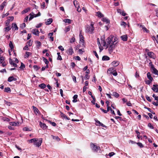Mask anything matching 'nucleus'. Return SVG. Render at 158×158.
Segmentation results:
<instances>
[{"instance_id": "1", "label": "nucleus", "mask_w": 158, "mask_h": 158, "mask_svg": "<svg viewBox=\"0 0 158 158\" xmlns=\"http://www.w3.org/2000/svg\"><path fill=\"white\" fill-rule=\"evenodd\" d=\"M118 40V38L114 36L113 35H111L106 39V44H114L116 45L117 43V42H116Z\"/></svg>"}, {"instance_id": "2", "label": "nucleus", "mask_w": 158, "mask_h": 158, "mask_svg": "<svg viewBox=\"0 0 158 158\" xmlns=\"http://www.w3.org/2000/svg\"><path fill=\"white\" fill-rule=\"evenodd\" d=\"M30 143H34V144L36 147H39L42 142V139L33 138L28 140Z\"/></svg>"}, {"instance_id": "3", "label": "nucleus", "mask_w": 158, "mask_h": 158, "mask_svg": "<svg viewBox=\"0 0 158 158\" xmlns=\"http://www.w3.org/2000/svg\"><path fill=\"white\" fill-rule=\"evenodd\" d=\"M103 43V46H106L108 49V51L110 54L113 52V51L116 47V45L114 44H107L106 42L104 40L102 41Z\"/></svg>"}, {"instance_id": "4", "label": "nucleus", "mask_w": 158, "mask_h": 158, "mask_svg": "<svg viewBox=\"0 0 158 158\" xmlns=\"http://www.w3.org/2000/svg\"><path fill=\"white\" fill-rule=\"evenodd\" d=\"M94 23L91 22L90 25H87L85 27V31L89 34L92 33L94 29Z\"/></svg>"}, {"instance_id": "5", "label": "nucleus", "mask_w": 158, "mask_h": 158, "mask_svg": "<svg viewBox=\"0 0 158 158\" xmlns=\"http://www.w3.org/2000/svg\"><path fill=\"white\" fill-rule=\"evenodd\" d=\"M90 146L91 148L93 151L97 152L100 150V147L96 145L95 144L91 143Z\"/></svg>"}, {"instance_id": "6", "label": "nucleus", "mask_w": 158, "mask_h": 158, "mask_svg": "<svg viewBox=\"0 0 158 158\" xmlns=\"http://www.w3.org/2000/svg\"><path fill=\"white\" fill-rule=\"evenodd\" d=\"M66 52L68 55H72L74 52L72 47H70L69 49L67 50Z\"/></svg>"}, {"instance_id": "7", "label": "nucleus", "mask_w": 158, "mask_h": 158, "mask_svg": "<svg viewBox=\"0 0 158 158\" xmlns=\"http://www.w3.org/2000/svg\"><path fill=\"white\" fill-rule=\"evenodd\" d=\"M152 89L153 91L156 93L158 92V85L154 84L153 85V87L152 88Z\"/></svg>"}, {"instance_id": "8", "label": "nucleus", "mask_w": 158, "mask_h": 158, "mask_svg": "<svg viewBox=\"0 0 158 158\" xmlns=\"http://www.w3.org/2000/svg\"><path fill=\"white\" fill-rule=\"evenodd\" d=\"M32 33L35 35H38L39 33V31L37 29H34L32 30Z\"/></svg>"}, {"instance_id": "9", "label": "nucleus", "mask_w": 158, "mask_h": 158, "mask_svg": "<svg viewBox=\"0 0 158 158\" xmlns=\"http://www.w3.org/2000/svg\"><path fill=\"white\" fill-rule=\"evenodd\" d=\"M147 54L148 56L151 58L155 59V58L154 54V53L152 52H148Z\"/></svg>"}, {"instance_id": "10", "label": "nucleus", "mask_w": 158, "mask_h": 158, "mask_svg": "<svg viewBox=\"0 0 158 158\" xmlns=\"http://www.w3.org/2000/svg\"><path fill=\"white\" fill-rule=\"evenodd\" d=\"M151 70L154 74L158 76V71L154 67L151 68Z\"/></svg>"}, {"instance_id": "11", "label": "nucleus", "mask_w": 158, "mask_h": 158, "mask_svg": "<svg viewBox=\"0 0 158 158\" xmlns=\"http://www.w3.org/2000/svg\"><path fill=\"white\" fill-rule=\"evenodd\" d=\"M6 1H4L0 6V10H2L4 6H6Z\"/></svg>"}, {"instance_id": "12", "label": "nucleus", "mask_w": 158, "mask_h": 158, "mask_svg": "<svg viewBox=\"0 0 158 158\" xmlns=\"http://www.w3.org/2000/svg\"><path fill=\"white\" fill-rule=\"evenodd\" d=\"M40 127L44 129H46L48 127L44 123H43L41 122H40Z\"/></svg>"}, {"instance_id": "13", "label": "nucleus", "mask_w": 158, "mask_h": 158, "mask_svg": "<svg viewBox=\"0 0 158 158\" xmlns=\"http://www.w3.org/2000/svg\"><path fill=\"white\" fill-rule=\"evenodd\" d=\"M9 124L10 125L14 126H19V122H10L9 123Z\"/></svg>"}, {"instance_id": "14", "label": "nucleus", "mask_w": 158, "mask_h": 158, "mask_svg": "<svg viewBox=\"0 0 158 158\" xmlns=\"http://www.w3.org/2000/svg\"><path fill=\"white\" fill-rule=\"evenodd\" d=\"M119 62L118 61H114L111 63V65L114 67H116L119 64Z\"/></svg>"}, {"instance_id": "15", "label": "nucleus", "mask_w": 158, "mask_h": 158, "mask_svg": "<svg viewBox=\"0 0 158 158\" xmlns=\"http://www.w3.org/2000/svg\"><path fill=\"white\" fill-rule=\"evenodd\" d=\"M17 80L16 78H14L13 76H10L8 79V81L9 82H11L13 81H16Z\"/></svg>"}, {"instance_id": "16", "label": "nucleus", "mask_w": 158, "mask_h": 158, "mask_svg": "<svg viewBox=\"0 0 158 158\" xmlns=\"http://www.w3.org/2000/svg\"><path fill=\"white\" fill-rule=\"evenodd\" d=\"M80 41L84 43V38L83 36L82 35L81 31L79 34Z\"/></svg>"}, {"instance_id": "17", "label": "nucleus", "mask_w": 158, "mask_h": 158, "mask_svg": "<svg viewBox=\"0 0 158 158\" xmlns=\"http://www.w3.org/2000/svg\"><path fill=\"white\" fill-rule=\"evenodd\" d=\"M31 54L32 53L27 51L25 52V54L24 56V58H28L30 55H31Z\"/></svg>"}, {"instance_id": "18", "label": "nucleus", "mask_w": 158, "mask_h": 158, "mask_svg": "<svg viewBox=\"0 0 158 158\" xmlns=\"http://www.w3.org/2000/svg\"><path fill=\"white\" fill-rule=\"evenodd\" d=\"M122 40L123 41H126L127 40V35H122L121 37Z\"/></svg>"}, {"instance_id": "19", "label": "nucleus", "mask_w": 158, "mask_h": 158, "mask_svg": "<svg viewBox=\"0 0 158 158\" xmlns=\"http://www.w3.org/2000/svg\"><path fill=\"white\" fill-rule=\"evenodd\" d=\"M33 108L34 110V111L35 113L37 114H39L40 113L38 109L35 106H33Z\"/></svg>"}, {"instance_id": "20", "label": "nucleus", "mask_w": 158, "mask_h": 158, "mask_svg": "<svg viewBox=\"0 0 158 158\" xmlns=\"http://www.w3.org/2000/svg\"><path fill=\"white\" fill-rule=\"evenodd\" d=\"M35 14H34L33 12H31V13L30 14H29V15L30 16V17L29 18V21H31V20L34 17H35Z\"/></svg>"}, {"instance_id": "21", "label": "nucleus", "mask_w": 158, "mask_h": 158, "mask_svg": "<svg viewBox=\"0 0 158 158\" xmlns=\"http://www.w3.org/2000/svg\"><path fill=\"white\" fill-rule=\"evenodd\" d=\"M140 27H141L143 30H144V31H145L146 33H148L149 32V31L145 27L142 25H140Z\"/></svg>"}, {"instance_id": "22", "label": "nucleus", "mask_w": 158, "mask_h": 158, "mask_svg": "<svg viewBox=\"0 0 158 158\" xmlns=\"http://www.w3.org/2000/svg\"><path fill=\"white\" fill-rule=\"evenodd\" d=\"M53 21L52 19L50 18L47 19V21L45 22V23L47 25H49Z\"/></svg>"}, {"instance_id": "23", "label": "nucleus", "mask_w": 158, "mask_h": 158, "mask_svg": "<svg viewBox=\"0 0 158 158\" xmlns=\"http://www.w3.org/2000/svg\"><path fill=\"white\" fill-rule=\"evenodd\" d=\"M9 62H10V64L11 65H12L13 66L15 67H16V68H17L18 67V65L16 64L15 63H14L12 60L10 59V61H9Z\"/></svg>"}, {"instance_id": "24", "label": "nucleus", "mask_w": 158, "mask_h": 158, "mask_svg": "<svg viewBox=\"0 0 158 158\" xmlns=\"http://www.w3.org/2000/svg\"><path fill=\"white\" fill-rule=\"evenodd\" d=\"M12 27H13V29H14L15 30H18V28L15 23H13L12 24Z\"/></svg>"}, {"instance_id": "25", "label": "nucleus", "mask_w": 158, "mask_h": 158, "mask_svg": "<svg viewBox=\"0 0 158 158\" xmlns=\"http://www.w3.org/2000/svg\"><path fill=\"white\" fill-rule=\"evenodd\" d=\"M78 96L77 94H75L74 95L73 97V102H77V98Z\"/></svg>"}, {"instance_id": "26", "label": "nucleus", "mask_w": 158, "mask_h": 158, "mask_svg": "<svg viewBox=\"0 0 158 158\" xmlns=\"http://www.w3.org/2000/svg\"><path fill=\"white\" fill-rule=\"evenodd\" d=\"M102 20L103 22L106 23L107 24L109 23H110L109 20L106 18H102Z\"/></svg>"}, {"instance_id": "27", "label": "nucleus", "mask_w": 158, "mask_h": 158, "mask_svg": "<svg viewBox=\"0 0 158 158\" xmlns=\"http://www.w3.org/2000/svg\"><path fill=\"white\" fill-rule=\"evenodd\" d=\"M148 78L151 81H152L153 80L152 77L151 76L150 73L148 72L147 74Z\"/></svg>"}, {"instance_id": "28", "label": "nucleus", "mask_w": 158, "mask_h": 158, "mask_svg": "<svg viewBox=\"0 0 158 158\" xmlns=\"http://www.w3.org/2000/svg\"><path fill=\"white\" fill-rule=\"evenodd\" d=\"M51 136L55 140L57 141H59L60 140V139L58 136H54L53 135H52Z\"/></svg>"}, {"instance_id": "29", "label": "nucleus", "mask_w": 158, "mask_h": 158, "mask_svg": "<svg viewBox=\"0 0 158 158\" xmlns=\"http://www.w3.org/2000/svg\"><path fill=\"white\" fill-rule=\"evenodd\" d=\"M110 59V58L106 56H103L102 57V60H108Z\"/></svg>"}, {"instance_id": "30", "label": "nucleus", "mask_w": 158, "mask_h": 158, "mask_svg": "<svg viewBox=\"0 0 158 158\" xmlns=\"http://www.w3.org/2000/svg\"><path fill=\"white\" fill-rule=\"evenodd\" d=\"M63 21L66 23H68L70 24L71 23L72 20L69 19H65L63 20Z\"/></svg>"}, {"instance_id": "31", "label": "nucleus", "mask_w": 158, "mask_h": 158, "mask_svg": "<svg viewBox=\"0 0 158 158\" xmlns=\"http://www.w3.org/2000/svg\"><path fill=\"white\" fill-rule=\"evenodd\" d=\"M46 85L44 83H42L39 85V87L41 89H44L45 88Z\"/></svg>"}, {"instance_id": "32", "label": "nucleus", "mask_w": 158, "mask_h": 158, "mask_svg": "<svg viewBox=\"0 0 158 158\" xmlns=\"http://www.w3.org/2000/svg\"><path fill=\"white\" fill-rule=\"evenodd\" d=\"M9 46L10 48L11 51H12L13 49L14 48V46L12 43L10 41L9 44Z\"/></svg>"}, {"instance_id": "33", "label": "nucleus", "mask_w": 158, "mask_h": 158, "mask_svg": "<svg viewBox=\"0 0 158 158\" xmlns=\"http://www.w3.org/2000/svg\"><path fill=\"white\" fill-rule=\"evenodd\" d=\"M112 95L116 98H118L119 96V94H118L115 92H113Z\"/></svg>"}, {"instance_id": "34", "label": "nucleus", "mask_w": 158, "mask_h": 158, "mask_svg": "<svg viewBox=\"0 0 158 158\" xmlns=\"http://www.w3.org/2000/svg\"><path fill=\"white\" fill-rule=\"evenodd\" d=\"M96 15L99 17H103V15L99 11L96 13Z\"/></svg>"}, {"instance_id": "35", "label": "nucleus", "mask_w": 158, "mask_h": 158, "mask_svg": "<svg viewBox=\"0 0 158 158\" xmlns=\"http://www.w3.org/2000/svg\"><path fill=\"white\" fill-rule=\"evenodd\" d=\"M30 9L29 8H27L25 9L22 11V14H24L27 13L30 10Z\"/></svg>"}, {"instance_id": "36", "label": "nucleus", "mask_w": 158, "mask_h": 158, "mask_svg": "<svg viewBox=\"0 0 158 158\" xmlns=\"http://www.w3.org/2000/svg\"><path fill=\"white\" fill-rule=\"evenodd\" d=\"M120 25L121 26H123L124 27H125L127 26V23L126 22L123 21L121 22Z\"/></svg>"}, {"instance_id": "37", "label": "nucleus", "mask_w": 158, "mask_h": 158, "mask_svg": "<svg viewBox=\"0 0 158 158\" xmlns=\"http://www.w3.org/2000/svg\"><path fill=\"white\" fill-rule=\"evenodd\" d=\"M70 29V26H69L67 27H66L65 28L64 31L66 33L69 31Z\"/></svg>"}, {"instance_id": "38", "label": "nucleus", "mask_w": 158, "mask_h": 158, "mask_svg": "<svg viewBox=\"0 0 158 158\" xmlns=\"http://www.w3.org/2000/svg\"><path fill=\"white\" fill-rule=\"evenodd\" d=\"M2 120L3 121L9 122L10 121V119L6 117H3L2 118Z\"/></svg>"}, {"instance_id": "39", "label": "nucleus", "mask_w": 158, "mask_h": 158, "mask_svg": "<svg viewBox=\"0 0 158 158\" xmlns=\"http://www.w3.org/2000/svg\"><path fill=\"white\" fill-rule=\"evenodd\" d=\"M73 4L76 7H77L78 6H79L77 1L76 0H74L73 1Z\"/></svg>"}, {"instance_id": "40", "label": "nucleus", "mask_w": 158, "mask_h": 158, "mask_svg": "<svg viewBox=\"0 0 158 158\" xmlns=\"http://www.w3.org/2000/svg\"><path fill=\"white\" fill-rule=\"evenodd\" d=\"M37 44H36V46L37 47L39 48V47L41 46V44L40 42L39 41H37L36 42Z\"/></svg>"}, {"instance_id": "41", "label": "nucleus", "mask_w": 158, "mask_h": 158, "mask_svg": "<svg viewBox=\"0 0 158 158\" xmlns=\"http://www.w3.org/2000/svg\"><path fill=\"white\" fill-rule=\"evenodd\" d=\"M4 91L6 92H9L10 91V89L9 87L5 88L4 89Z\"/></svg>"}, {"instance_id": "42", "label": "nucleus", "mask_w": 158, "mask_h": 158, "mask_svg": "<svg viewBox=\"0 0 158 158\" xmlns=\"http://www.w3.org/2000/svg\"><path fill=\"white\" fill-rule=\"evenodd\" d=\"M10 29L11 28L10 27H9L7 26V27L4 28V31L5 32H8L9 31Z\"/></svg>"}, {"instance_id": "43", "label": "nucleus", "mask_w": 158, "mask_h": 158, "mask_svg": "<svg viewBox=\"0 0 158 158\" xmlns=\"http://www.w3.org/2000/svg\"><path fill=\"white\" fill-rule=\"evenodd\" d=\"M4 102L8 106H10L12 104L10 102H7L6 101V100H4Z\"/></svg>"}, {"instance_id": "44", "label": "nucleus", "mask_w": 158, "mask_h": 158, "mask_svg": "<svg viewBox=\"0 0 158 158\" xmlns=\"http://www.w3.org/2000/svg\"><path fill=\"white\" fill-rule=\"evenodd\" d=\"M10 19H8L6 22V26H8L10 22Z\"/></svg>"}, {"instance_id": "45", "label": "nucleus", "mask_w": 158, "mask_h": 158, "mask_svg": "<svg viewBox=\"0 0 158 158\" xmlns=\"http://www.w3.org/2000/svg\"><path fill=\"white\" fill-rule=\"evenodd\" d=\"M26 27V24L24 23L22 24H21L20 26V27L22 28V29H23Z\"/></svg>"}, {"instance_id": "46", "label": "nucleus", "mask_w": 158, "mask_h": 158, "mask_svg": "<svg viewBox=\"0 0 158 158\" xmlns=\"http://www.w3.org/2000/svg\"><path fill=\"white\" fill-rule=\"evenodd\" d=\"M136 144L138 145L139 146L140 148H142L143 147V144L139 142L137 143Z\"/></svg>"}, {"instance_id": "47", "label": "nucleus", "mask_w": 158, "mask_h": 158, "mask_svg": "<svg viewBox=\"0 0 158 158\" xmlns=\"http://www.w3.org/2000/svg\"><path fill=\"white\" fill-rule=\"evenodd\" d=\"M4 60V58L3 56L0 57V63H2Z\"/></svg>"}, {"instance_id": "48", "label": "nucleus", "mask_w": 158, "mask_h": 158, "mask_svg": "<svg viewBox=\"0 0 158 158\" xmlns=\"http://www.w3.org/2000/svg\"><path fill=\"white\" fill-rule=\"evenodd\" d=\"M148 127H149L150 128L152 129H153L154 128V127H153L152 125V124L149 123H148Z\"/></svg>"}, {"instance_id": "49", "label": "nucleus", "mask_w": 158, "mask_h": 158, "mask_svg": "<svg viewBox=\"0 0 158 158\" xmlns=\"http://www.w3.org/2000/svg\"><path fill=\"white\" fill-rule=\"evenodd\" d=\"M43 61H44V62L46 64H48L49 63V62L48 61V60H47V59H46V58H44Z\"/></svg>"}, {"instance_id": "50", "label": "nucleus", "mask_w": 158, "mask_h": 158, "mask_svg": "<svg viewBox=\"0 0 158 158\" xmlns=\"http://www.w3.org/2000/svg\"><path fill=\"white\" fill-rule=\"evenodd\" d=\"M62 117L67 120H69L70 119L65 114H63L62 115Z\"/></svg>"}, {"instance_id": "51", "label": "nucleus", "mask_w": 158, "mask_h": 158, "mask_svg": "<svg viewBox=\"0 0 158 158\" xmlns=\"http://www.w3.org/2000/svg\"><path fill=\"white\" fill-rule=\"evenodd\" d=\"M153 97L154 98L155 100L158 101V97L156 96L155 94H153L152 95Z\"/></svg>"}, {"instance_id": "52", "label": "nucleus", "mask_w": 158, "mask_h": 158, "mask_svg": "<svg viewBox=\"0 0 158 158\" xmlns=\"http://www.w3.org/2000/svg\"><path fill=\"white\" fill-rule=\"evenodd\" d=\"M145 97L147 100L149 102H151L152 101L151 99L150 98V97H149L148 96L146 95Z\"/></svg>"}, {"instance_id": "53", "label": "nucleus", "mask_w": 158, "mask_h": 158, "mask_svg": "<svg viewBox=\"0 0 158 158\" xmlns=\"http://www.w3.org/2000/svg\"><path fill=\"white\" fill-rule=\"evenodd\" d=\"M32 41H31V40H29L28 42H27V44L29 46H31L32 44Z\"/></svg>"}, {"instance_id": "54", "label": "nucleus", "mask_w": 158, "mask_h": 158, "mask_svg": "<svg viewBox=\"0 0 158 158\" xmlns=\"http://www.w3.org/2000/svg\"><path fill=\"white\" fill-rule=\"evenodd\" d=\"M89 76L88 74H86L84 77V78L85 80H87L89 79Z\"/></svg>"}, {"instance_id": "55", "label": "nucleus", "mask_w": 158, "mask_h": 158, "mask_svg": "<svg viewBox=\"0 0 158 158\" xmlns=\"http://www.w3.org/2000/svg\"><path fill=\"white\" fill-rule=\"evenodd\" d=\"M9 15V13H7L5 14H4L2 15V18H4L5 16H6L8 15Z\"/></svg>"}, {"instance_id": "56", "label": "nucleus", "mask_w": 158, "mask_h": 158, "mask_svg": "<svg viewBox=\"0 0 158 158\" xmlns=\"http://www.w3.org/2000/svg\"><path fill=\"white\" fill-rule=\"evenodd\" d=\"M58 48L59 49L61 50L62 51H64V48L62 46H60L58 47Z\"/></svg>"}, {"instance_id": "57", "label": "nucleus", "mask_w": 158, "mask_h": 158, "mask_svg": "<svg viewBox=\"0 0 158 158\" xmlns=\"http://www.w3.org/2000/svg\"><path fill=\"white\" fill-rule=\"evenodd\" d=\"M23 49L24 50H29V48H28V46L27 45H26L24 48H23Z\"/></svg>"}, {"instance_id": "58", "label": "nucleus", "mask_w": 158, "mask_h": 158, "mask_svg": "<svg viewBox=\"0 0 158 158\" xmlns=\"http://www.w3.org/2000/svg\"><path fill=\"white\" fill-rule=\"evenodd\" d=\"M33 67L34 69L36 70H37L39 69L38 66L37 65H35L33 66Z\"/></svg>"}, {"instance_id": "59", "label": "nucleus", "mask_w": 158, "mask_h": 158, "mask_svg": "<svg viewBox=\"0 0 158 158\" xmlns=\"http://www.w3.org/2000/svg\"><path fill=\"white\" fill-rule=\"evenodd\" d=\"M41 7L42 8L44 9L45 7V3L44 2H43L41 4Z\"/></svg>"}, {"instance_id": "60", "label": "nucleus", "mask_w": 158, "mask_h": 158, "mask_svg": "<svg viewBox=\"0 0 158 158\" xmlns=\"http://www.w3.org/2000/svg\"><path fill=\"white\" fill-rule=\"evenodd\" d=\"M23 130L24 131H29V128L27 127H23Z\"/></svg>"}, {"instance_id": "61", "label": "nucleus", "mask_w": 158, "mask_h": 158, "mask_svg": "<svg viewBox=\"0 0 158 158\" xmlns=\"http://www.w3.org/2000/svg\"><path fill=\"white\" fill-rule=\"evenodd\" d=\"M42 23H40L39 24H38L36 25L35 26V27L36 28L40 27L42 26Z\"/></svg>"}, {"instance_id": "62", "label": "nucleus", "mask_w": 158, "mask_h": 158, "mask_svg": "<svg viewBox=\"0 0 158 158\" xmlns=\"http://www.w3.org/2000/svg\"><path fill=\"white\" fill-rule=\"evenodd\" d=\"M75 39L74 37H72L71 40H70V42L71 43H72L74 42L75 41Z\"/></svg>"}, {"instance_id": "63", "label": "nucleus", "mask_w": 158, "mask_h": 158, "mask_svg": "<svg viewBox=\"0 0 158 158\" xmlns=\"http://www.w3.org/2000/svg\"><path fill=\"white\" fill-rule=\"evenodd\" d=\"M111 73L113 75L115 76H117V74H118L117 73L116 71L113 72H111Z\"/></svg>"}, {"instance_id": "64", "label": "nucleus", "mask_w": 158, "mask_h": 158, "mask_svg": "<svg viewBox=\"0 0 158 158\" xmlns=\"http://www.w3.org/2000/svg\"><path fill=\"white\" fill-rule=\"evenodd\" d=\"M72 79H73V81H74V82L76 83V77H75L74 76H72Z\"/></svg>"}]
</instances>
